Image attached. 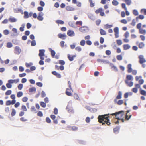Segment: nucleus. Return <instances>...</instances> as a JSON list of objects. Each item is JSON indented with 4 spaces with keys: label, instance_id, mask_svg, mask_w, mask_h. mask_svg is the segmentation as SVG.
Wrapping results in <instances>:
<instances>
[{
    "label": "nucleus",
    "instance_id": "1",
    "mask_svg": "<svg viewBox=\"0 0 146 146\" xmlns=\"http://www.w3.org/2000/svg\"><path fill=\"white\" fill-rule=\"evenodd\" d=\"M109 113L107 114L100 115L98 117V122L102 124V125L107 124L108 125H110L111 123L110 121V119H109Z\"/></svg>",
    "mask_w": 146,
    "mask_h": 146
},
{
    "label": "nucleus",
    "instance_id": "2",
    "mask_svg": "<svg viewBox=\"0 0 146 146\" xmlns=\"http://www.w3.org/2000/svg\"><path fill=\"white\" fill-rule=\"evenodd\" d=\"M124 111L123 110H121L120 111L116 112L114 113L111 114V115L112 116H115V117H117L119 115H120V118H122L123 115H124Z\"/></svg>",
    "mask_w": 146,
    "mask_h": 146
},
{
    "label": "nucleus",
    "instance_id": "3",
    "mask_svg": "<svg viewBox=\"0 0 146 146\" xmlns=\"http://www.w3.org/2000/svg\"><path fill=\"white\" fill-rule=\"evenodd\" d=\"M79 30L82 33L88 32L89 30L88 27L87 26H83L79 28Z\"/></svg>",
    "mask_w": 146,
    "mask_h": 146
},
{
    "label": "nucleus",
    "instance_id": "4",
    "mask_svg": "<svg viewBox=\"0 0 146 146\" xmlns=\"http://www.w3.org/2000/svg\"><path fill=\"white\" fill-rule=\"evenodd\" d=\"M108 64H110V66L112 70L114 71L115 72H117L118 71V68L112 63L110 62V63H109Z\"/></svg>",
    "mask_w": 146,
    "mask_h": 146
},
{
    "label": "nucleus",
    "instance_id": "5",
    "mask_svg": "<svg viewBox=\"0 0 146 146\" xmlns=\"http://www.w3.org/2000/svg\"><path fill=\"white\" fill-rule=\"evenodd\" d=\"M133 76L131 75H126V79L125 80V83H128V81L129 80H133Z\"/></svg>",
    "mask_w": 146,
    "mask_h": 146
},
{
    "label": "nucleus",
    "instance_id": "6",
    "mask_svg": "<svg viewBox=\"0 0 146 146\" xmlns=\"http://www.w3.org/2000/svg\"><path fill=\"white\" fill-rule=\"evenodd\" d=\"M138 58L139 59V62L141 64H142L146 62V60L144 58V56L143 55H140L138 57Z\"/></svg>",
    "mask_w": 146,
    "mask_h": 146
},
{
    "label": "nucleus",
    "instance_id": "7",
    "mask_svg": "<svg viewBox=\"0 0 146 146\" xmlns=\"http://www.w3.org/2000/svg\"><path fill=\"white\" fill-rule=\"evenodd\" d=\"M45 50L44 49H40L39 50V53L38 56L40 58H44L45 56Z\"/></svg>",
    "mask_w": 146,
    "mask_h": 146
},
{
    "label": "nucleus",
    "instance_id": "8",
    "mask_svg": "<svg viewBox=\"0 0 146 146\" xmlns=\"http://www.w3.org/2000/svg\"><path fill=\"white\" fill-rule=\"evenodd\" d=\"M38 16H37V19L40 21H42L44 19L43 16L44 15V13L42 12H40L38 13Z\"/></svg>",
    "mask_w": 146,
    "mask_h": 146
},
{
    "label": "nucleus",
    "instance_id": "9",
    "mask_svg": "<svg viewBox=\"0 0 146 146\" xmlns=\"http://www.w3.org/2000/svg\"><path fill=\"white\" fill-rule=\"evenodd\" d=\"M58 37L62 40H65L66 37V35L65 33L61 34V33H59L58 35Z\"/></svg>",
    "mask_w": 146,
    "mask_h": 146
},
{
    "label": "nucleus",
    "instance_id": "10",
    "mask_svg": "<svg viewBox=\"0 0 146 146\" xmlns=\"http://www.w3.org/2000/svg\"><path fill=\"white\" fill-rule=\"evenodd\" d=\"M67 34L70 37H73L75 35V33L74 31L70 29L68 30Z\"/></svg>",
    "mask_w": 146,
    "mask_h": 146
},
{
    "label": "nucleus",
    "instance_id": "11",
    "mask_svg": "<svg viewBox=\"0 0 146 146\" xmlns=\"http://www.w3.org/2000/svg\"><path fill=\"white\" fill-rule=\"evenodd\" d=\"M69 103H68L67 106L66 108V110H68V111L69 113H74V111L73 109V108L71 106H69Z\"/></svg>",
    "mask_w": 146,
    "mask_h": 146
},
{
    "label": "nucleus",
    "instance_id": "12",
    "mask_svg": "<svg viewBox=\"0 0 146 146\" xmlns=\"http://www.w3.org/2000/svg\"><path fill=\"white\" fill-rule=\"evenodd\" d=\"M117 99H114V102L115 104H117L119 105H122L123 102V100H119L118 101L117 100Z\"/></svg>",
    "mask_w": 146,
    "mask_h": 146
},
{
    "label": "nucleus",
    "instance_id": "13",
    "mask_svg": "<svg viewBox=\"0 0 146 146\" xmlns=\"http://www.w3.org/2000/svg\"><path fill=\"white\" fill-rule=\"evenodd\" d=\"M131 64H129L127 66V72L128 73H130L133 71V69L132 68Z\"/></svg>",
    "mask_w": 146,
    "mask_h": 146
},
{
    "label": "nucleus",
    "instance_id": "14",
    "mask_svg": "<svg viewBox=\"0 0 146 146\" xmlns=\"http://www.w3.org/2000/svg\"><path fill=\"white\" fill-rule=\"evenodd\" d=\"M8 20L10 22L13 23L16 22L17 21V19L16 18L12 16H10Z\"/></svg>",
    "mask_w": 146,
    "mask_h": 146
},
{
    "label": "nucleus",
    "instance_id": "15",
    "mask_svg": "<svg viewBox=\"0 0 146 146\" xmlns=\"http://www.w3.org/2000/svg\"><path fill=\"white\" fill-rule=\"evenodd\" d=\"M48 50L49 51L51 52V56L53 58H54L56 54V52L54 50H52L51 48H48Z\"/></svg>",
    "mask_w": 146,
    "mask_h": 146
},
{
    "label": "nucleus",
    "instance_id": "16",
    "mask_svg": "<svg viewBox=\"0 0 146 146\" xmlns=\"http://www.w3.org/2000/svg\"><path fill=\"white\" fill-rule=\"evenodd\" d=\"M97 60V61L98 62H102L105 64H108L109 63H110V62L107 60H104L103 59H98Z\"/></svg>",
    "mask_w": 146,
    "mask_h": 146
},
{
    "label": "nucleus",
    "instance_id": "17",
    "mask_svg": "<svg viewBox=\"0 0 146 146\" xmlns=\"http://www.w3.org/2000/svg\"><path fill=\"white\" fill-rule=\"evenodd\" d=\"M15 50L17 52L16 54L18 55L21 52V50L18 46H15Z\"/></svg>",
    "mask_w": 146,
    "mask_h": 146
},
{
    "label": "nucleus",
    "instance_id": "18",
    "mask_svg": "<svg viewBox=\"0 0 146 146\" xmlns=\"http://www.w3.org/2000/svg\"><path fill=\"white\" fill-rule=\"evenodd\" d=\"M139 92L140 94L144 96H146V91L142 89L141 88L139 89Z\"/></svg>",
    "mask_w": 146,
    "mask_h": 146
},
{
    "label": "nucleus",
    "instance_id": "19",
    "mask_svg": "<svg viewBox=\"0 0 146 146\" xmlns=\"http://www.w3.org/2000/svg\"><path fill=\"white\" fill-rule=\"evenodd\" d=\"M88 16L89 18L92 20H94L95 19V17L91 13H88Z\"/></svg>",
    "mask_w": 146,
    "mask_h": 146
},
{
    "label": "nucleus",
    "instance_id": "20",
    "mask_svg": "<svg viewBox=\"0 0 146 146\" xmlns=\"http://www.w3.org/2000/svg\"><path fill=\"white\" fill-rule=\"evenodd\" d=\"M76 142L80 144L83 145H85L86 143V141L83 140H77Z\"/></svg>",
    "mask_w": 146,
    "mask_h": 146
},
{
    "label": "nucleus",
    "instance_id": "21",
    "mask_svg": "<svg viewBox=\"0 0 146 146\" xmlns=\"http://www.w3.org/2000/svg\"><path fill=\"white\" fill-rule=\"evenodd\" d=\"M122 93L121 91H119L118 93V95L116 96L115 99H121L122 97Z\"/></svg>",
    "mask_w": 146,
    "mask_h": 146
},
{
    "label": "nucleus",
    "instance_id": "22",
    "mask_svg": "<svg viewBox=\"0 0 146 146\" xmlns=\"http://www.w3.org/2000/svg\"><path fill=\"white\" fill-rule=\"evenodd\" d=\"M123 49L125 50H128L131 48L129 44H125L123 45Z\"/></svg>",
    "mask_w": 146,
    "mask_h": 146
},
{
    "label": "nucleus",
    "instance_id": "23",
    "mask_svg": "<svg viewBox=\"0 0 146 146\" xmlns=\"http://www.w3.org/2000/svg\"><path fill=\"white\" fill-rule=\"evenodd\" d=\"M66 9L68 11H73L75 10L74 8L70 6H67L66 7Z\"/></svg>",
    "mask_w": 146,
    "mask_h": 146
},
{
    "label": "nucleus",
    "instance_id": "24",
    "mask_svg": "<svg viewBox=\"0 0 146 146\" xmlns=\"http://www.w3.org/2000/svg\"><path fill=\"white\" fill-rule=\"evenodd\" d=\"M120 129V127L119 126H117L116 127L114 128L113 131L115 133H118Z\"/></svg>",
    "mask_w": 146,
    "mask_h": 146
},
{
    "label": "nucleus",
    "instance_id": "25",
    "mask_svg": "<svg viewBox=\"0 0 146 146\" xmlns=\"http://www.w3.org/2000/svg\"><path fill=\"white\" fill-rule=\"evenodd\" d=\"M139 33L140 34L145 35L146 34V30L141 28L139 30Z\"/></svg>",
    "mask_w": 146,
    "mask_h": 146
},
{
    "label": "nucleus",
    "instance_id": "26",
    "mask_svg": "<svg viewBox=\"0 0 146 146\" xmlns=\"http://www.w3.org/2000/svg\"><path fill=\"white\" fill-rule=\"evenodd\" d=\"M100 33L101 35H106V33L104 30H103L102 29H100Z\"/></svg>",
    "mask_w": 146,
    "mask_h": 146
},
{
    "label": "nucleus",
    "instance_id": "27",
    "mask_svg": "<svg viewBox=\"0 0 146 146\" xmlns=\"http://www.w3.org/2000/svg\"><path fill=\"white\" fill-rule=\"evenodd\" d=\"M24 14V16L23 17L24 19H27L29 17V13L28 11H25L23 13Z\"/></svg>",
    "mask_w": 146,
    "mask_h": 146
},
{
    "label": "nucleus",
    "instance_id": "28",
    "mask_svg": "<svg viewBox=\"0 0 146 146\" xmlns=\"http://www.w3.org/2000/svg\"><path fill=\"white\" fill-rule=\"evenodd\" d=\"M40 60L39 62V64L40 65H43L44 64L43 60H44V58H40Z\"/></svg>",
    "mask_w": 146,
    "mask_h": 146
},
{
    "label": "nucleus",
    "instance_id": "29",
    "mask_svg": "<svg viewBox=\"0 0 146 146\" xmlns=\"http://www.w3.org/2000/svg\"><path fill=\"white\" fill-rule=\"evenodd\" d=\"M56 22L58 24H60L62 25L64 24V22L63 21L60 19L56 20Z\"/></svg>",
    "mask_w": 146,
    "mask_h": 146
},
{
    "label": "nucleus",
    "instance_id": "30",
    "mask_svg": "<svg viewBox=\"0 0 146 146\" xmlns=\"http://www.w3.org/2000/svg\"><path fill=\"white\" fill-rule=\"evenodd\" d=\"M12 41L13 43L15 45H18L19 43V40L16 39L12 40Z\"/></svg>",
    "mask_w": 146,
    "mask_h": 146
},
{
    "label": "nucleus",
    "instance_id": "31",
    "mask_svg": "<svg viewBox=\"0 0 146 146\" xmlns=\"http://www.w3.org/2000/svg\"><path fill=\"white\" fill-rule=\"evenodd\" d=\"M29 91L30 92H36V88L35 87H32L30 88L29 90Z\"/></svg>",
    "mask_w": 146,
    "mask_h": 146
},
{
    "label": "nucleus",
    "instance_id": "32",
    "mask_svg": "<svg viewBox=\"0 0 146 146\" xmlns=\"http://www.w3.org/2000/svg\"><path fill=\"white\" fill-rule=\"evenodd\" d=\"M103 10V9L102 8H100L96 10L95 11V13L97 14L99 13H100V12Z\"/></svg>",
    "mask_w": 146,
    "mask_h": 146
},
{
    "label": "nucleus",
    "instance_id": "33",
    "mask_svg": "<svg viewBox=\"0 0 146 146\" xmlns=\"http://www.w3.org/2000/svg\"><path fill=\"white\" fill-rule=\"evenodd\" d=\"M112 4L113 5L116 6L118 5L119 2L116 0H113L112 1Z\"/></svg>",
    "mask_w": 146,
    "mask_h": 146
},
{
    "label": "nucleus",
    "instance_id": "34",
    "mask_svg": "<svg viewBox=\"0 0 146 146\" xmlns=\"http://www.w3.org/2000/svg\"><path fill=\"white\" fill-rule=\"evenodd\" d=\"M25 25V23H23L21 25V26L19 28V30L21 32H23L24 31V29Z\"/></svg>",
    "mask_w": 146,
    "mask_h": 146
},
{
    "label": "nucleus",
    "instance_id": "35",
    "mask_svg": "<svg viewBox=\"0 0 146 146\" xmlns=\"http://www.w3.org/2000/svg\"><path fill=\"white\" fill-rule=\"evenodd\" d=\"M67 58L70 61H73L74 60L73 58L72 57V56H71L70 54H68L67 55Z\"/></svg>",
    "mask_w": 146,
    "mask_h": 146
},
{
    "label": "nucleus",
    "instance_id": "36",
    "mask_svg": "<svg viewBox=\"0 0 146 146\" xmlns=\"http://www.w3.org/2000/svg\"><path fill=\"white\" fill-rule=\"evenodd\" d=\"M145 46V44L143 42H141L139 43L138 45V46L139 48L140 49L142 48Z\"/></svg>",
    "mask_w": 146,
    "mask_h": 146
},
{
    "label": "nucleus",
    "instance_id": "37",
    "mask_svg": "<svg viewBox=\"0 0 146 146\" xmlns=\"http://www.w3.org/2000/svg\"><path fill=\"white\" fill-rule=\"evenodd\" d=\"M68 90H69V89L68 88H67L66 89V95L69 96H72V95L71 92H70L68 91H67Z\"/></svg>",
    "mask_w": 146,
    "mask_h": 146
},
{
    "label": "nucleus",
    "instance_id": "38",
    "mask_svg": "<svg viewBox=\"0 0 146 146\" xmlns=\"http://www.w3.org/2000/svg\"><path fill=\"white\" fill-rule=\"evenodd\" d=\"M11 110L12 111L11 115L12 117H13L15 115L16 111L13 108Z\"/></svg>",
    "mask_w": 146,
    "mask_h": 146
},
{
    "label": "nucleus",
    "instance_id": "39",
    "mask_svg": "<svg viewBox=\"0 0 146 146\" xmlns=\"http://www.w3.org/2000/svg\"><path fill=\"white\" fill-rule=\"evenodd\" d=\"M40 104L41 106L43 108H44L46 106V103L43 101L41 102Z\"/></svg>",
    "mask_w": 146,
    "mask_h": 146
},
{
    "label": "nucleus",
    "instance_id": "40",
    "mask_svg": "<svg viewBox=\"0 0 146 146\" xmlns=\"http://www.w3.org/2000/svg\"><path fill=\"white\" fill-rule=\"evenodd\" d=\"M6 87L8 88H11L12 87V85L8 81V83L6 84Z\"/></svg>",
    "mask_w": 146,
    "mask_h": 146
},
{
    "label": "nucleus",
    "instance_id": "41",
    "mask_svg": "<svg viewBox=\"0 0 146 146\" xmlns=\"http://www.w3.org/2000/svg\"><path fill=\"white\" fill-rule=\"evenodd\" d=\"M116 42L117 44L119 46L121 45L122 44V41L121 39L117 40Z\"/></svg>",
    "mask_w": 146,
    "mask_h": 146
},
{
    "label": "nucleus",
    "instance_id": "42",
    "mask_svg": "<svg viewBox=\"0 0 146 146\" xmlns=\"http://www.w3.org/2000/svg\"><path fill=\"white\" fill-rule=\"evenodd\" d=\"M23 93L22 92L19 91L17 93V96L18 98H19L22 96H23Z\"/></svg>",
    "mask_w": 146,
    "mask_h": 146
},
{
    "label": "nucleus",
    "instance_id": "43",
    "mask_svg": "<svg viewBox=\"0 0 146 146\" xmlns=\"http://www.w3.org/2000/svg\"><path fill=\"white\" fill-rule=\"evenodd\" d=\"M133 13L135 16H137L138 15L139 13L137 10L136 9H134L133 10Z\"/></svg>",
    "mask_w": 146,
    "mask_h": 146
},
{
    "label": "nucleus",
    "instance_id": "44",
    "mask_svg": "<svg viewBox=\"0 0 146 146\" xmlns=\"http://www.w3.org/2000/svg\"><path fill=\"white\" fill-rule=\"evenodd\" d=\"M6 46L8 48H11L13 46V44L11 42H8L7 43Z\"/></svg>",
    "mask_w": 146,
    "mask_h": 146
},
{
    "label": "nucleus",
    "instance_id": "45",
    "mask_svg": "<svg viewBox=\"0 0 146 146\" xmlns=\"http://www.w3.org/2000/svg\"><path fill=\"white\" fill-rule=\"evenodd\" d=\"M116 58L117 60L120 61L122 59V56L121 55H117L116 56Z\"/></svg>",
    "mask_w": 146,
    "mask_h": 146
},
{
    "label": "nucleus",
    "instance_id": "46",
    "mask_svg": "<svg viewBox=\"0 0 146 146\" xmlns=\"http://www.w3.org/2000/svg\"><path fill=\"white\" fill-rule=\"evenodd\" d=\"M119 27H115L113 29V31L115 33H119Z\"/></svg>",
    "mask_w": 146,
    "mask_h": 146
},
{
    "label": "nucleus",
    "instance_id": "47",
    "mask_svg": "<svg viewBox=\"0 0 146 146\" xmlns=\"http://www.w3.org/2000/svg\"><path fill=\"white\" fill-rule=\"evenodd\" d=\"M33 65V63L32 62H30L29 63H25V66L27 68L31 67L32 65Z\"/></svg>",
    "mask_w": 146,
    "mask_h": 146
},
{
    "label": "nucleus",
    "instance_id": "48",
    "mask_svg": "<svg viewBox=\"0 0 146 146\" xmlns=\"http://www.w3.org/2000/svg\"><path fill=\"white\" fill-rule=\"evenodd\" d=\"M74 97L75 99L79 100H80V99L79 98V96L77 94L74 93Z\"/></svg>",
    "mask_w": 146,
    "mask_h": 146
},
{
    "label": "nucleus",
    "instance_id": "49",
    "mask_svg": "<svg viewBox=\"0 0 146 146\" xmlns=\"http://www.w3.org/2000/svg\"><path fill=\"white\" fill-rule=\"evenodd\" d=\"M90 3V6L91 7H93L95 6V3H93L92 0H89Z\"/></svg>",
    "mask_w": 146,
    "mask_h": 146
},
{
    "label": "nucleus",
    "instance_id": "50",
    "mask_svg": "<svg viewBox=\"0 0 146 146\" xmlns=\"http://www.w3.org/2000/svg\"><path fill=\"white\" fill-rule=\"evenodd\" d=\"M140 12L141 13H143L144 15H146V9H142L140 10Z\"/></svg>",
    "mask_w": 146,
    "mask_h": 146
},
{
    "label": "nucleus",
    "instance_id": "51",
    "mask_svg": "<svg viewBox=\"0 0 146 146\" xmlns=\"http://www.w3.org/2000/svg\"><path fill=\"white\" fill-rule=\"evenodd\" d=\"M31 45L32 46H34L36 45V41L35 40H33L31 41Z\"/></svg>",
    "mask_w": 146,
    "mask_h": 146
},
{
    "label": "nucleus",
    "instance_id": "52",
    "mask_svg": "<svg viewBox=\"0 0 146 146\" xmlns=\"http://www.w3.org/2000/svg\"><path fill=\"white\" fill-rule=\"evenodd\" d=\"M85 41L84 40H81L80 42V45L82 46H84L85 45Z\"/></svg>",
    "mask_w": 146,
    "mask_h": 146
},
{
    "label": "nucleus",
    "instance_id": "53",
    "mask_svg": "<svg viewBox=\"0 0 146 146\" xmlns=\"http://www.w3.org/2000/svg\"><path fill=\"white\" fill-rule=\"evenodd\" d=\"M23 85L22 84H19L18 86L17 87L18 89L19 90H22L23 88Z\"/></svg>",
    "mask_w": 146,
    "mask_h": 146
},
{
    "label": "nucleus",
    "instance_id": "54",
    "mask_svg": "<svg viewBox=\"0 0 146 146\" xmlns=\"http://www.w3.org/2000/svg\"><path fill=\"white\" fill-rule=\"evenodd\" d=\"M37 115L38 116L41 117L43 116V114L41 111H39L37 113Z\"/></svg>",
    "mask_w": 146,
    "mask_h": 146
},
{
    "label": "nucleus",
    "instance_id": "55",
    "mask_svg": "<svg viewBox=\"0 0 146 146\" xmlns=\"http://www.w3.org/2000/svg\"><path fill=\"white\" fill-rule=\"evenodd\" d=\"M59 63L61 65H64L65 64V62L64 61L60 60H59Z\"/></svg>",
    "mask_w": 146,
    "mask_h": 146
},
{
    "label": "nucleus",
    "instance_id": "56",
    "mask_svg": "<svg viewBox=\"0 0 146 146\" xmlns=\"http://www.w3.org/2000/svg\"><path fill=\"white\" fill-rule=\"evenodd\" d=\"M11 93L12 91L11 90H8L5 92V95H9L11 94Z\"/></svg>",
    "mask_w": 146,
    "mask_h": 146
},
{
    "label": "nucleus",
    "instance_id": "57",
    "mask_svg": "<svg viewBox=\"0 0 146 146\" xmlns=\"http://www.w3.org/2000/svg\"><path fill=\"white\" fill-rule=\"evenodd\" d=\"M37 9L38 11L40 12H42L41 11L43 10V7L39 6L37 7Z\"/></svg>",
    "mask_w": 146,
    "mask_h": 146
},
{
    "label": "nucleus",
    "instance_id": "58",
    "mask_svg": "<svg viewBox=\"0 0 146 146\" xmlns=\"http://www.w3.org/2000/svg\"><path fill=\"white\" fill-rule=\"evenodd\" d=\"M53 113L55 115H57L58 113V110L56 108H55L54 109Z\"/></svg>",
    "mask_w": 146,
    "mask_h": 146
},
{
    "label": "nucleus",
    "instance_id": "59",
    "mask_svg": "<svg viewBox=\"0 0 146 146\" xmlns=\"http://www.w3.org/2000/svg\"><path fill=\"white\" fill-rule=\"evenodd\" d=\"M31 111H35V113L37 112L36 110L35 109V107L34 106H32L31 107Z\"/></svg>",
    "mask_w": 146,
    "mask_h": 146
},
{
    "label": "nucleus",
    "instance_id": "60",
    "mask_svg": "<svg viewBox=\"0 0 146 146\" xmlns=\"http://www.w3.org/2000/svg\"><path fill=\"white\" fill-rule=\"evenodd\" d=\"M46 122L48 123H51V120L48 117H47L46 118Z\"/></svg>",
    "mask_w": 146,
    "mask_h": 146
},
{
    "label": "nucleus",
    "instance_id": "61",
    "mask_svg": "<svg viewBox=\"0 0 146 146\" xmlns=\"http://www.w3.org/2000/svg\"><path fill=\"white\" fill-rule=\"evenodd\" d=\"M21 109L24 111H27V110L26 106L25 105H22V106Z\"/></svg>",
    "mask_w": 146,
    "mask_h": 146
},
{
    "label": "nucleus",
    "instance_id": "62",
    "mask_svg": "<svg viewBox=\"0 0 146 146\" xmlns=\"http://www.w3.org/2000/svg\"><path fill=\"white\" fill-rule=\"evenodd\" d=\"M104 38L102 37H101L100 38V42L101 44H102L104 42Z\"/></svg>",
    "mask_w": 146,
    "mask_h": 146
},
{
    "label": "nucleus",
    "instance_id": "63",
    "mask_svg": "<svg viewBox=\"0 0 146 146\" xmlns=\"http://www.w3.org/2000/svg\"><path fill=\"white\" fill-rule=\"evenodd\" d=\"M36 85L39 87H42L43 86V84L41 82H37L36 83Z\"/></svg>",
    "mask_w": 146,
    "mask_h": 146
},
{
    "label": "nucleus",
    "instance_id": "64",
    "mask_svg": "<svg viewBox=\"0 0 146 146\" xmlns=\"http://www.w3.org/2000/svg\"><path fill=\"white\" fill-rule=\"evenodd\" d=\"M39 4L42 7H44L45 5V3L42 1H40L39 3Z\"/></svg>",
    "mask_w": 146,
    "mask_h": 146
}]
</instances>
